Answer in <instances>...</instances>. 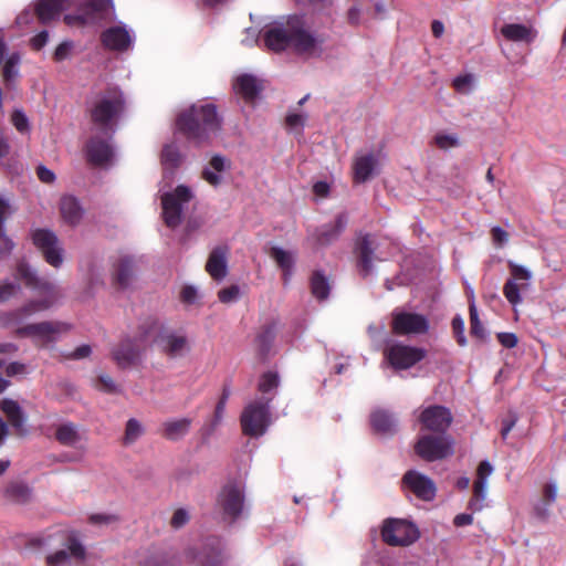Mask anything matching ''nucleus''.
<instances>
[{
  "label": "nucleus",
  "instance_id": "obj_59",
  "mask_svg": "<svg viewBox=\"0 0 566 566\" xmlns=\"http://www.w3.org/2000/svg\"><path fill=\"white\" fill-rule=\"evenodd\" d=\"M20 290V286L14 283H4L0 285V302L8 301L10 297L15 295V293Z\"/></svg>",
  "mask_w": 566,
  "mask_h": 566
},
{
  "label": "nucleus",
  "instance_id": "obj_31",
  "mask_svg": "<svg viewBox=\"0 0 566 566\" xmlns=\"http://www.w3.org/2000/svg\"><path fill=\"white\" fill-rule=\"evenodd\" d=\"M276 335L275 323L263 325L254 338V345L258 356L265 360L270 356Z\"/></svg>",
  "mask_w": 566,
  "mask_h": 566
},
{
  "label": "nucleus",
  "instance_id": "obj_61",
  "mask_svg": "<svg viewBox=\"0 0 566 566\" xmlns=\"http://www.w3.org/2000/svg\"><path fill=\"white\" fill-rule=\"evenodd\" d=\"M201 177L209 185L217 187L221 184L222 177L217 171H212L211 168L207 167L202 170Z\"/></svg>",
  "mask_w": 566,
  "mask_h": 566
},
{
  "label": "nucleus",
  "instance_id": "obj_55",
  "mask_svg": "<svg viewBox=\"0 0 566 566\" xmlns=\"http://www.w3.org/2000/svg\"><path fill=\"white\" fill-rule=\"evenodd\" d=\"M517 422V416L514 412H509V415L502 419V428H501V437L502 439H506L511 430Z\"/></svg>",
  "mask_w": 566,
  "mask_h": 566
},
{
  "label": "nucleus",
  "instance_id": "obj_5",
  "mask_svg": "<svg viewBox=\"0 0 566 566\" xmlns=\"http://www.w3.org/2000/svg\"><path fill=\"white\" fill-rule=\"evenodd\" d=\"M270 401L271 399H260L244 407L240 417L244 436L256 438L265 433L270 426Z\"/></svg>",
  "mask_w": 566,
  "mask_h": 566
},
{
  "label": "nucleus",
  "instance_id": "obj_15",
  "mask_svg": "<svg viewBox=\"0 0 566 566\" xmlns=\"http://www.w3.org/2000/svg\"><path fill=\"white\" fill-rule=\"evenodd\" d=\"M419 421L423 430L448 434L447 431L453 421V417L450 409L447 407L433 405L421 411Z\"/></svg>",
  "mask_w": 566,
  "mask_h": 566
},
{
  "label": "nucleus",
  "instance_id": "obj_29",
  "mask_svg": "<svg viewBox=\"0 0 566 566\" xmlns=\"http://www.w3.org/2000/svg\"><path fill=\"white\" fill-rule=\"evenodd\" d=\"M233 90L245 102H253L262 92V83L252 74L239 75L234 83Z\"/></svg>",
  "mask_w": 566,
  "mask_h": 566
},
{
  "label": "nucleus",
  "instance_id": "obj_30",
  "mask_svg": "<svg viewBox=\"0 0 566 566\" xmlns=\"http://www.w3.org/2000/svg\"><path fill=\"white\" fill-rule=\"evenodd\" d=\"M103 45L114 51H125L132 43L128 31L123 27H112L101 35Z\"/></svg>",
  "mask_w": 566,
  "mask_h": 566
},
{
  "label": "nucleus",
  "instance_id": "obj_58",
  "mask_svg": "<svg viewBox=\"0 0 566 566\" xmlns=\"http://www.w3.org/2000/svg\"><path fill=\"white\" fill-rule=\"evenodd\" d=\"M36 176L43 184L51 185L55 180V174L43 165L36 167Z\"/></svg>",
  "mask_w": 566,
  "mask_h": 566
},
{
  "label": "nucleus",
  "instance_id": "obj_32",
  "mask_svg": "<svg viewBox=\"0 0 566 566\" xmlns=\"http://www.w3.org/2000/svg\"><path fill=\"white\" fill-rule=\"evenodd\" d=\"M370 426L378 434L392 436L396 433L397 421L388 410L376 409L370 415Z\"/></svg>",
  "mask_w": 566,
  "mask_h": 566
},
{
  "label": "nucleus",
  "instance_id": "obj_2",
  "mask_svg": "<svg viewBox=\"0 0 566 566\" xmlns=\"http://www.w3.org/2000/svg\"><path fill=\"white\" fill-rule=\"evenodd\" d=\"M263 40L271 51L281 52L291 46L296 53L308 56L321 53L319 45L324 42V39L315 38L305 29L298 15H292L285 23L265 30Z\"/></svg>",
  "mask_w": 566,
  "mask_h": 566
},
{
  "label": "nucleus",
  "instance_id": "obj_41",
  "mask_svg": "<svg viewBox=\"0 0 566 566\" xmlns=\"http://www.w3.org/2000/svg\"><path fill=\"white\" fill-rule=\"evenodd\" d=\"M310 287L313 296L318 301L326 300L331 292L328 280L319 270H316L312 273L310 279Z\"/></svg>",
  "mask_w": 566,
  "mask_h": 566
},
{
  "label": "nucleus",
  "instance_id": "obj_26",
  "mask_svg": "<svg viewBox=\"0 0 566 566\" xmlns=\"http://www.w3.org/2000/svg\"><path fill=\"white\" fill-rule=\"evenodd\" d=\"M135 275V261L132 256H120L113 266V285L117 290L129 287Z\"/></svg>",
  "mask_w": 566,
  "mask_h": 566
},
{
  "label": "nucleus",
  "instance_id": "obj_20",
  "mask_svg": "<svg viewBox=\"0 0 566 566\" xmlns=\"http://www.w3.org/2000/svg\"><path fill=\"white\" fill-rule=\"evenodd\" d=\"M348 222L345 212L338 213L333 223L324 224L316 229L314 238L317 245L327 247L335 242L344 232Z\"/></svg>",
  "mask_w": 566,
  "mask_h": 566
},
{
  "label": "nucleus",
  "instance_id": "obj_56",
  "mask_svg": "<svg viewBox=\"0 0 566 566\" xmlns=\"http://www.w3.org/2000/svg\"><path fill=\"white\" fill-rule=\"evenodd\" d=\"M499 343L505 348H514L518 338L514 333L502 332L496 335Z\"/></svg>",
  "mask_w": 566,
  "mask_h": 566
},
{
  "label": "nucleus",
  "instance_id": "obj_49",
  "mask_svg": "<svg viewBox=\"0 0 566 566\" xmlns=\"http://www.w3.org/2000/svg\"><path fill=\"white\" fill-rule=\"evenodd\" d=\"M277 385H279L277 374L268 371L262 375L258 388L261 392L265 394V392H269L270 390L276 388Z\"/></svg>",
  "mask_w": 566,
  "mask_h": 566
},
{
  "label": "nucleus",
  "instance_id": "obj_63",
  "mask_svg": "<svg viewBox=\"0 0 566 566\" xmlns=\"http://www.w3.org/2000/svg\"><path fill=\"white\" fill-rule=\"evenodd\" d=\"M48 31H41L30 40L31 48L35 51H40L48 42Z\"/></svg>",
  "mask_w": 566,
  "mask_h": 566
},
{
  "label": "nucleus",
  "instance_id": "obj_51",
  "mask_svg": "<svg viewBox=\"0 0 566 566\" xmlns=\"http://www.w3.org/2000/svg\"><path fill=\"white\" fill-rule=\"evenodd\" d=\"M452 332L457 338V342L460 346H464L467 344V339L464 336V322L460 316L453 317L451 322Z\"/></svg>",
  "mask_w": 566,
  "mask_h": 566
},
{
  "label": "nucleus",
  "instance_id": "obj_53",
  "mask_svg": "<svg viewBox=\"0 0 566 566\" xmlns=\"http://www.w3.org/2000/svg\"><path fill=\"white\" fill-rule=\"evenodd\" d=\"M189 522V514L185 509H178L174 512L170 526L175 530H178L185 526Z\"/></svg>",
  "mask_w": 566,
  "mask_h": 566
},
{
  "label": "nucleus",
  "instance_id": "obj_7",
  "mask_svg": "<svg viewBox=\"0 0 566 566\" xmlns=\"http://www.w3.org/2000/svg\"><path fill=\"white\" fill-rule=\"evenodd\" d=\"M70 326L57 321H45L28 324L15 329L17 337L31 338L35 346L45 347L57 340L61 334L67 332Z\"/></svg>",
  "mask_w": 566,
  "mask_h": 566
},
{
  "label": "nucleus",
  "instance_id": "obj_27",
  "mask_svg": "<svg viewBox=\"0 0 566 566\" xmlns=\"http://www.w3.org/2000/svg\"><path fill=\"white\" fill-rule=\"evenodd\" d=\"M191 559L198 566H222L223 556L218 539H211L202 548L195 553L191 552Z\"/></svg>",
  "mask_w": 566,
  "mask_h": 566
},
{
  "label": "nucleus",
  "instance_id": "obj_36",
  "mask_svg": "<svg viewBox=\"0 0 566 566\" xmlns=\"http://www.w3.org/2000/svg\"><path fill=\"white\" fill-rule=\"evenodd\" d=\"M376 165L377 159L374 154L357 157L353 165L354 181L356 184L366 182L373 176Z\"/></svg>",
  "mask_w": 566,
  "mask_h": 566
},
{
  "label": "nucleus",
  "instance_id": "obj_43",
  "mask_svg": "<svg viewBox=\"0 0 566 566\" xmlns=\"http://www.w3.org/2000/svg\"><path fill=\"white\" fill-rule=\"evenodd\" d=\"M143 433H144V428H143L142 423L137 419L130 418L127 420L126 426H125L123 443L125 446L133 444L142 437Z\"/></svg>",
  "mask_w": 566,
  "mask_h": 566
},
{
  "label": "nucleus",
  "instance_id": "obj_14",
  "mask_svg": "<svg viewBox=\"0 0 566 566\" xmlns=\"http://www.w3.org/2000/svg\"><path fill=\"white\" fill-rule=\"evenodd\" d=\"M507 265L511 277L503 286V294L511 305L516 306L522 303L521 291H526L528 289L527 281L531 279L532 274L522 265L515 264L511 261Z\"/></svg>",
  "mask_w": 566,
  "mask_h": 566
},
{
  "label": "nucleus",
  "instance_id": "obj_19",
  "mask_svg": "<svg viewBox=\"0 0 566 566\" xmlns=\"http://www.w3.org/2000/svg\"><path fill=\"white\" fill-rule=\"evenodd\" d=\"M67 551L61 549L46 557L49 566H62L69 562L70 556L76 559L85 558V548L76 537L74 532H70L66 536Z\"/></svg>",
  "mask_w": 566,
  "mask_h": 566
},
{
  "label": "nucleus",
  "instance_id": "obj_34",
  "mask_svg": "<svg viewBox=\"0 0 566 566\" xmlns=\"http://www.w3.org/2000/svg\"><path fill=\"white\" fill-rule=\"evenodd\" d=\"M269 255L282 270L283 283L287 284L291 280L295 263L293 253L285 251L280 247H272L269 251Z\"/></svg>",
  "mask_w": 566,
  "mask_h": 566
},
{
  "label": "nucleus",
  "instance_id": "obj_60",
  "mask_svg": "<svg viewBox=\"0 0 566 566\" xmlns=\"http://www.w3.org/2000/svg\"><path fill=\"white\" fill-rule=\"evenodd\" d=\"M361 9L358 6L350 7L346 12L347 23L352 27L360 24Z\"/></svg>",
  "mask_w": 566,
  "mask_h": 566
},
{
  "label": "nucleus",
  "instance_id": "obj_40",
  "mask_svg": "<svg viewBox=\"0 0 566 566\" xmlns=\"http://www.w3.org/2000/svg\"><path fill=\"white\" fill-rule=\"evenodd\" d=\"M55 439L62 446H75L81 439L77 426L73 422H65L60 424L55 431Z\"/></svg>",
  "mask_w": 566,
  "mask_h": 566
},
{
  "label": "nucleus",
  "instance_id": "obj_42",
  "mask_svg": "<svg viewBox=\"0 0 566 566\" xmlns=\"http://www.w3.org/2000/svg\"><path fill=\"white\" fill-rule=\"evenodd\" d=\"M4 494L11 501L19 504H24L29 502L32 494V490L29 485H27L23 482H11L6 488Z\"/></svg>",
  "mask_w": 566,
  "mask_h": 566
},
{
  "label": "nucleus",
  "instance_id": "obj_23",
  "mask_svg": "<svg viewBox=\"0 0 566 566\" xmlns=\"http://www.w3.org/2000/svg\"><path fill=\"white\" fill-rule=\"evenodd\" d=\"M0 409L6 415L8 422L14 430V433L19 437L25 436L28 432L25 428L27 416L18 401L10 398H3L0 401Z\"/></svg>",
  "mask_w": 566,
  "mask_h": 566
},
{
  "label": "nucleus",
  "instance_id": "obj_44",
  "mask_svg": "<svg viewBox=\"0 0 566 566\" xmlns=\"http://www.w3.org/2000/svg\"><path fill=\"white\" fill-rule=\"evenodd\" d=\"M94 387L103 391L105 394H119V386L114 381V379L107 374H101L96 377L94 381Z\"/></svg>",
  "mask_w": 566,
  "mask_h": 566
},
{
  "label": "nucleus",
  "instance_id": "obj_45",
  "mask_svg": "<svg viewBox=\"0 0 566 566\" xmlns=\"http://www.w3.org/2000/svg\"><path fill=\"white\" fill-rule=\"evenodd\" d=\"M181 157L177 146L166 145L161 150V163L171 168H177L180 165Z\"/></svg>",
  "mask_w": 566,
  "mask_h": 566
},
{
  "label": "nucleus",
  "instance_id": "obj_17",
  "mask_svg": "<svg viewBox=\"0 0 566 566\" xmlns=\"http://www.w3.org/2000/svg\"><path fill=\"white\" fill-rule=\"evenodd\" d=\"M386 355L392 367L407 369L419 363L426 353L421 348L396 344L388 348Z\"/></svg>",
  "mask_w": 566,
  "mask_h": 566
},
{
  "label": "nucleus",
  "instance_id": "obj_28",
  "mask_svg": "<svg viewBox=\"0 0 566 566\" xmlns=\"http://www.w3.org/2000/svg\"><path fill=\"white\" fill-rule=\"evenodd\" d=\"M165 327L159 319L155 317H147L139 323L136 334L132 337L140 345H144L146 349L150 340L158 344L159 335H161Z\"/></svg>",
  "mask_w": 566,
  "mask_h": 566
},
{
  "label": "nucleus",
  "instance_id": "obj_3",
  "mask_svg": "<svg viewBox=\"0 0 566 566\" xmlns=\"http://www.w3.org/2000/svg\"><path fill=\"white\" fill-rule=\"evenodd\" d=\"M176 126L188 140L201 144L221 129L222 117L214 104H193L177 116Z\"/></svg>",
  "mask_w": 566,
  "mask_h": 566
},
{
  "label": "nucleus",
  "instance_id": "obj_9",
  "mask_svg": "<svg viewBox=\"0 0 566 566\" xmlns=\"http://www.w3.org/2000/svg\"><path fill=\"white\" fill-rule=\"evenodd\" d=\"M191 199L190 188L184 185L161 196L163 219L167 227L175 229L181 223L182 206Z\"/></svg>",
  "mask_w": 566,
  "mask_h": 566
},
{
  "label": "nucleus",
  "instance_id": "obj_13",
  "mask_svg": "<svg viewBox=\"0 0 566 566\" xmlns=\"http://www.w3.org/2000/svg\"><path fill=\"white\" fill-rule=\"evenodd\" d=\"M32 241L51 266L60 268L62 265V249L59 247V240L54 232L48 229H36L32 232Z\"/></svg>",
  "mask_w": 566,
  "mask_h": 566
},
{
  "label": "nucleus",
  "instance_id": "obj_10",
  "mask_svg": "<svg viewBox=\"0 0 566 566\" xmlns=\"http://www.w3.org/2000/svg\"><path fill=\"white\" fill-rule=\"evenodd\" d=\"M217 503L222 511L223 518L234 523L242 514L244 506V490L237 482H228L222 486Z\"/></svg>",
  "mask_w": 566,
  "mask_h": 566
},
{
  "label": "nucleus",
  "instance_id": "obj_37",
  "mask_svg": "<svg viewBox=\"0 0 566 566\" xmlns=\"http://www.w3.org/2000/svg\"><path fill=\"white\" fill-rule=\"evenodd\" d=\"M60 211L63 220L71 226L77 224L83 216L77 199L73 196H64L60 202Z\"/></svg>",
  "mask_w": 566,
  "mask_h": 566
},
{
  "label": "nucleus",
  "instance_id": "obj_4",
  "mask_svg": "<svg viewBox=\"0 0 566 566\" xmlns=\"http://www.w3.org/2000/svg\"><path fill=\"white\" fill-rule=\"evenodd\" d=\"M126 102L123 92L118 87H108L96 95L87 107L91 122L102 132L113 130L118 118L125 111Z\"/></svg>",
  "mask_w": 566,
  "mask_h": 566
},
{
  "label": "nucleus",
  "instance_id": "obj_64",
  "mask_svg": "<svg viewBox=\"0 0 566 566\" xmlns=\"http://www.w3.org/2000/svg\"><path fill=\"white\" fill-rule=\"evenodd\" d=\"M197 297V290L191 285H186L180 291V300L186 304H192Z\"/></svg>",
  "mask_w": 566,
  "mask_h": 566
},
{
  "label": "nucleus",
  "instance_id": "obj_22",
  "mask_svg": "<svg viewBox=\"0 0 566 566\" xmlns=\"http://www.w3.org/2000/svg\"><path fill=\"white\" fill-rule=\"evenodd\" d=\"M228 253L227 245H218L208 256L206 271L217 282L222 281L228 274Z\"/></svg>",
  "mask_w": 566,
  "mask_h": 566
},
{
  "label": "nucleus",
  "instance_id": "obj_52",
  "mask_svg": "<svg viewBox=\"0 0 566 566\" xmlns=\"http://www.w3.org/2000/svg\"><path fill=\"white\" fill-rule=\"evenodd\" d=\"M14 243L12 240L6 234L4 230H0V260L7 259L12 250H13Z\"/></svg>",
  "mask_w": 566,
  "mask_h": 566
},
{
  "label": "nucleus",
  "instance_id": "obj_6",
  "mask_svg": "<svg viewBox=\"0 0 566 566\" xmlns=\"http://www.w3.org/2000/svg\"><path fill=\"white\" fill-rule=\"evenodd\" d=\"M454 440L450 434H423L415 443V452L427 462L446 459L453 454Z\"/></svg>",
  "mask_w": 566,
  "mask_h": 566
},
{
  "label": "nucleus",
  "instance_id": "obj_1",
  "mask_svg": "<svg viewBox=\"0 0 566 566\" xmlns=\"http://www.w3.org/2000/svg\"><path fill=\"white\" fill-rule=\"evenodd\" d=\"M15 276L27 287L38 292L42 297L29 301L17 310L2 313L0 322L6 327L19 325L32 314L51 308L61 297L59 289L50 281L39 277L25 261L18 262Z\"/></svg>",
  "mask_w": 566,
  "mask_h": 566
},
{
  "label": "nucleus",
  "instance_id": "obj_54",
  "mask_svg": "<svg viewBox=\"0 0 566 566\" xmlns=\"http://www.w3.org/2000/svg\"><path fill=\"white\" fill-rule=\"evenodd\" d=\"M19 62V56L13 54L4 63L3 77L6 82H9L17 73L15 65Z\"/></svg>",
  "mask_w": 566,
  "mask_h": 566
},
{
  "label": "nucleus",
  "instance_id": "obj_35",
  "mask_svg": "<svg viewBox=\"0 0 566 566\" xmlns=\"http://www.w3.org/2000/svg\"><path fill=\"white\" fill-rule=\"evenodd\" d=\"M65 0H39L35 3V14L41 23L56 19L64 10Z\"/></svg>",
  "mask_w": 566,
  "mask_h": 566
},
{
  "label": "nucleus",
  "instance_id": "obj_11",
  "mask_svg": "<svg viewBox=\"0 0 566 566\" xmlns=\"http://www.w3.org/2000/svg\"><path fill=\"white\" fill-rule=\"evenodd\" d=\"M145 352L144 345L125 336L112 348L111 357L119 369H128L142 364Z\"/></svg>",
  "mask_w": 566,
  "mask_h": 566
},
{
  "label": "nucleus",
  "instance_id": "obj_16",
  "mask_svg": "<svg viewBox=\"0 0 566 566\" xmlns=\"http://www.w3.org/2000/svg\"><path fill=\"white\" fill-rule=\"evenodd\" d=\"M402 485L422 501H432L436 496L434 482L418 471H407L402 476Z\"/></svg>",
  "mask_w": 566,
  "mask_h": 566
},
{
  "label": "nucleus",
  "instance_id": "obj_50",
  "mask_svg": "<svg viewBox=\"0 0 566 566\" xmlns=\"http://www.w3.org/2000/svg\"><path fill=\"white\" fill-rule=\"evenodd\" d=\"M226 406H227V402L218 400L214 412H213V417H212L210 423L207 424L205 428L207 430V434H210L211 432H213L214 429L221 423L223 413L226 410Z\"/></svg>",
  "mask_w": 566,
  "mask_h": 566
},
{
  "label": "nucleus",
  "instance_id": "obj_25",
  "mask_svg": "<svg viewBox=\"0 0 566 566\" xmlns=\"http://www.w3.org/2000/svg\"><path fill=\"white\" fill-rule=\"evenodd\" d=\"M157 345L160 350L170 358L179 357L189 349L186 336L178 335L167 328L159 335Z\"/></svg>",
  "mask_w": 566,
  "mask_h": 566
},
{
  "label": "nucleus",
  "instance_id": "obj_62",
  "mask_svg": "<svg viewBox=\"0 0 566 566\" xmlns=\"http://www.w3.org/2000/svg\"><path fill=\"white\" fill-rule=\"evenodd\" d=\"M434 143L439 148H449L458 145V140L454 136L442 134L434 137Z\"/></svg>",
  "mask_w": 566,
  "mask_h": 566
},
{
  "label": "nucleus",
  "instance_id": "obj_12",
  "mask_svg": "<svg viewBox=\"0 0 566 566\" xmlns=\"http://www.w3.org/2000/svg\"><path fill=\"white\" fill-rule=\"evenodd\" d=\"M391 316V332L395 335H421L429 331V321L422 314L395 311Z\"/></svg>",
  "mask_w": 566,
  "mask_h": 566
},
{
  "label": "nucleus",
  "instance_id": "obj_46",
  "mask_svg": "<svg viewBox=\"0 0 566 566\" xmlns=\"http://www.w3.org/2000/svg\"><path fill=\"white\" fill-rule=\"evenodd\" d=\"M470 314V333L472 336L478 338L484 337V327L479 318V314L474 303H471L469 306Z\"/></svg>",
  "mask_w": 566,
  "mask_h": 566
},
{
  "label": "nucleus",
  "instance_id": "obj_24",
  "mask_svg": "<svg viewBox=\"0 0 566 566\" xmlns=\"http://www.w3.org/2000/svg\"><path fill=\"white\" fill-rule=\"evenodd\" d=\"M85 154L87 161L93 166L106 165L113 158L111 145L99 137L88 139L85 146Z\"/></svg>",
  "mask_w": 566,
  "mask_h": 566
},
{
  "label": "nucleus",
  "instance_id": "obj_39",
  "mask_svg": "<svg viewBox=\"0 0 566 566\" xmlns=\"http://www.w3.org/2000/svg\"><path fill=\"white\" fill-rule=\"evenodd\" d=\"M191 420L187 418L166 421L163 423L161 436L171 441H177L185 437L190 428Z\"/></svg>",
  "mask_w": 566,
  "mask_h": 566
},
{
  "label": "nucleus",
  "instance_id": "obj_57",
  "mask_svg": "<svg viewBox=\"0 0 566 566\" xmlns=\"http://www.w3.org/2000/svg\"><path fill=\"white\" fill-rule=\"evenodd\" d=\"M71 49H72L71 42L65 41V42H62L61 44H59L53 53L54 61L62 62L65 59H67L70 55Z\"/></svg>",
  "mask_w": 566,
  "mask_h": 566
},
{
  "label": "nucleus",
  "instance_id": "obj_18",
  "mask_svg": "<svg viewBox=\"0 0 566 566\" xmlns=\"http://www.w3.org/2000/svg\"><path fill=\"white\" fill-rule=\"evenodd\" d=\"M376 249L377 244L370 234H365L356 241L354 252L357 259V268L363 279L369 276L373 271V260Z\"/></svg>",
  "mask_w": 566,
  "mask_h": 566
},
{
  "label": "nucleus",
  "instance_id": "obj_38",
  "mask_svg": "<svg viewBox=\"0 0 566 566\" xmlns=\"http://www.w3.org/2000/svg\"><path fill=\"white\" fill-rule=\"evenodd\" d=\"M557 497V486L554 483H546L542 490V497L537 505L534 507L536 517L546 521L549 516V506Z\"/></svg>",
  "mask_w": 566,
  "mask_h": 566
},
{
  "label": "nucleus",
  "instance_id": "obj_8",
  "mask_svg": "<svg viewBox=\"0 0 566 566\" xmlns=\"http://www.w3.org/2000/svg\"><path fill=\"white\" fill-rule=\"evenodd\" d=\"M381 539L389 546H409L420 537L418 527L399 518H387L381 527Z\"/></svg>",
  "mask_w": 566,
  "mask_h": 566
},
{
  "label": "nucleus",
  "instance_id": "obj_21",
  "mask_svg": "<svg viewBox=\"0 0 566 566\" xmlns=\"http://www.w3.org/2000/svg\"><path fill=\"white\" fill-rule=\"evenodd\" d=\"M493 468L489 461H481L476 470V480L473 483V496L469 502V509L481 511L486 493V479L492 473Z\"/></svg>",
  "mask_w": 566,
  "mask_h": 566
},
{
  "label": "nucleus",
  "instance_id": "obj_33",
  "mask_svg": "<svg viewBox=\"0 0 566 566\" xmlns=\"http://www.w3.org/2000/svg\"><path fill=\"white\" fill-rule=\"evenodd\" d=\"M501 34L511 42L532 43L537 36V31L524 24L506 23L501 28Z\"/></svg>",
  "mask_w": 566,
  "mask_h": 566
},
{
  "label": "nucleus",
  "instance_id": "obj_48",
  "mask_svg": "<svg viewBox=\"0 0 566 566\" xmlns=\"http://www.w3.org/2000/svg\"><path fill=\"white\" fill-rule=\"evenodd\" d=\"M240 297V287L237 284L223 287L218 292V298L223 304H230Z\"/></svg>",
  "mask_w": 566,
  "mask_h": 566
},
{
  "label": "nucleus",
  "instance_id": "obj_47",
  "mask_svg": "<svg viewBox=\"0 0 566 566\" xmlns=\"http://www.w3.org/2000/svg\"><path fill=\"white\" fill-rule=\"evenodd\" d=\"M11 123L20 134L30 133V122L23 111L14 109L11 114Z\"/></svg>",
  "mask_w": 566,
  "mask_h": 566
}]
</instances>
